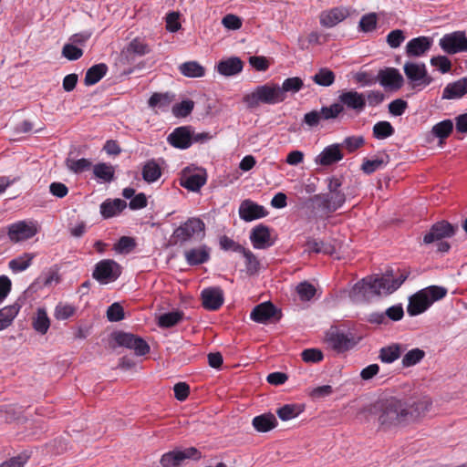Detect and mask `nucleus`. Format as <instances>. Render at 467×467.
<instances>
[{"instance_id": "1", "label": "nucleus", "mask_w": 467, "mask_h": 467, "mask_svg": "<svg viewBox=\"0 0 467 467\" xmlns=\"http://www.w3.org/2000/svg\"><path fill=\"white\" fill-rule=\"evenodd\" d=\"M431 405V399L428 396H391L375 402L371 413L378 417L382 429L389 430L408 425L424 417Z\"/></svg>"}, {"instance_id": "2", "label": "nucleus", "mask_w": 467, "mask_h": 467, "mask_svg": "<svg viewBox=\"0 0 467 467\" xmlns=\"http://www.w3.org/2000/svg\"><path fill=\"white\" fill-rule=\"evenodd\" d=\"M407 269L388 270L381 276H368L354 285L351 296L356 299H368L374 296L389 295L398 290L410 275Z\"/></svg>"}, {"instance_id": "3", "label": "nucleus", "mask_w": 467, "mask_h": 467, "mask_svg": "<svg viewBox=\"0 0 467 467\" xmlns=\"http://www.w3.org/2000/svg\"><path fill=\"white\" fill-rule=\"evenodd\" d=\"M448 290L444 286H427L409 298L407 312L410 317H416L428 310L431 305L447 296Z\"/></svg>"}, {"instance_id": "4", "label": "nucleus", "mask_w": 467, "mask_h": 467, "mask_svg": "<svg viewBox=\"0 0 467 467\" xmlns=\"http://www.w3.org/2000/svg\"><path fill=\"white\" fill-rule=\"evenodd\" d=\"M205 236V223L197 217H191L174 229L171 243L174 245L184 244L192 240L201 241Z\"/></svg>"}, {"instance_id": "5", "label": "nucleus", "mask_w": 467, "mask_h": 467, "mask_svg": "<svg viewBox=\"0 0 467 467\" xmlns=\"http://www.w3.org/2000/svg\"><path fill=\"white\" fill-rule=\"evenodd\" d=\"M244 102L249 109H255L261 103L275 105L283 102L278 84H264L257 86L251 93L244 97Z\"/></svg>"}, {"instance_id": "6", "label": "nucleus", "mask_w": 467, "mask_h": 467, "mask_svg": "<svg viewBox=\"0 0 467 467\" xmlns=\"http://www.w3.org/2000/svg\"><path fill=\"white\" fill-rule=\"evenodd\" d=\"M38 233V223L34 220H21L0 229V238L7 235L9 241L17 244L33 238Z\"/></svg>"}, {"instance_id": "7", "label": "nucleus", "mask_w": 467, "mask_h": 467, "mask_svg": "<svg viewBox=\"0 0 467 467\" xmlns=\"http://www.w3.org/2000/svg\"><path fill=\"white\" fill-rule=\"evenodd\" d=\"M403 71L410 87L419 91L433 82L432 77L428 74L426 65L422 62L407 61L403 66Z\"/></svg>"}, {"instance_id": "8", "label": "nucleus", "mask_w": 467, "mask_h": 467, "mask_svg": "<svg viewBox=\"0 0 467 467\" xmlns=\"http://www.w3.org/2000/svg\"><path fill=\"white\" fill-rule=\"evenodd\" d=\"M325 341L329 348L338 354L350 350L356 345L353 334L337 327H331L326 332Z\"/></svg>"}, {"instance_id": "9", "label": "nucleus", "mask_w": 467, "mask_h": 467, "mask_svg": "<svg viewBox=\"0 0 467 467\" xmlns=\"http://www.w3.org/2000/svg\"><path fill=\"white\" fill-rule=\"evenodd\" d=\"M121 265L112 259H103L98 262L93 269L92 277L100 285L115 282L121 275Z\"/></svg>"}, {"instance_id": "10", "label": "nucleus", "mask_w": 467, "mask_h": 467, "mask_svg": "<svg viewBox=\"0 0 467 467\" xmlns=\"http://www.w3.org/2000/svg\"><path fill=\"white\" fill-rule=\"evenodd\" d=\"M439 46L448 55L467 53V36L465 31L457 30L443 35L439 40Z\"/></svg>"}, {"instance_id": "11", "label": "nucleus", "mask_w": 467, "mask_h": 467, "mask_svg": "<svg viewBox=\"0 0 467 467\" xmlns=\"http://www.w3.org/2000/svg\"><path fill=\"white\" fill-rule=\"evenodd\" d=\"M331 105L340 106V114L344 112L345 108L359 114L366 108V96L364 93L358 92L355 89L344 90L339 94L337 102H334Z\"/></svg>"}, {"instance_id": "12", "label": "nucleus", "mask_w": 467, "mask_h": 467, "mask_svg": "<svg viewBox=\"0 0 467 467\" xmlns=\"http://www.w3.org/2000/svg\"><path fill=\"white\" fill-rule=\"evenodd\" d=\"M207 173L202 168H185L180 179V184L191 192H199L206 183Z\"/></svg>"}, {"instance_id": "13", "label": "nucleus", "mask_w": 467, "mask_h": 467, "mask_svg": "<svg viewBox=\"0 0 467 467\" xmlns=\"http://www.w3.org/2000/svg\"><path fill=\"white\" fill-rule=\"evenodd\" d=\"M341 107L337 105L323 106L319 110H311L304 115L303 125L315 128L322 120H330L338 118Z\"/></svg>"}, {"instance_id": "14", "label": "nucleus", "mask_w": 467, "mask_h": 467, "mask_svg": "<svg viewBox=\"0 0 467 467\" xmlns=\"http://www.w3.org/2000/svg\"><path fill=\"white\" fill-rule=\"evenodd\" d=\"M201 457V452L194 447L184 450L175 449L161 456V464L163 467H178L186 459L199 460Z\"/></svg>"}, {"instance_id": "15", "label": "nucleus", "mask_w": 467, "mask_h": 467, "mask_svg": "<svg viewBox=\"0 0 467 467\" xmlns=\"http://www.w3.org/2000/svg\"><path fill=\"white\" fill-rule=\"evenodd\" d=\"M115 341L120 347L133 349L137 356H145L150 350L149 344L142 337L131 333L119 332L115 336Z\"/></svg>"}, {"instance_id": "16", "label": "nucleus", "mask_w": 467, "mask_h": 467, "mask_svg": "<svg viewBox=\"0 0 467 467\" xmlns=\"http://www.w3.org/2000/svg\"><path fill=\"white\" fill-rule=\"evenodd\" d=\"M457 230V225H453L447 221L437 222L423 236V243L425 244H430L436 241H441L444 238L452 237L455 235Z\"/></svg>"}, {"instance_id": "17", "label": "nucleus", "mask_w": 467, "mask_h": 467, "mask_svg": "<svg viewBox=\"0 0 467 467\" xmlns=\"http://www.w3.org/2000/svg\"><path fill=\"white\" fill-rule=\"evenodd\" d=\"M280 317V310L270 301L257 305L250 314V318L260 324H266L273 319L279 320Z\"/></svg>"}, {"instance_id": "18", "label": "nucleus", "mask_w": 467, "mask_h": 467, "mask_svg": "<svg viewBox=\"0 0 467 467\" xmlns=\"http://www.w3.org/2000/svg\"><path fill=\"white\" fill-rule=\"evenodd\" d=\"M377 81L386 89L398 90L404 84V78L395 67L380 69L377 75Z\"/></svg>"}, {"instance_id": "19", "label": "nucleus", "mask_w": 467, "mask_h": 467, "mask_svg": "<svg viewBox=\"0 0 467 467\" xmlns=\"http://www.w3.org/2000/svg\"><path fill=\"white\" fill-rule=\"evenodd\" d=\"M201 299L204 309L216 311L224 303V293L220 286L206 287L201 292Z\"/></svg>"}, {"instance_id": "20", "label": "nucleus", "mask_w": 467, "mask_h": 467, "mask_svg": "<svg viewBox=\"0 0 467 467\" xmlns=\"http://www.w3.org/2000/svg\"><path fill=\"white\" fill-rule=\"evenodd\" d=\"M404 317L401 304H397L387 308L384 312H372L368 316V321L371 324L387 325L389 321H400Z\"/></svg>"}, {"instance_id": "21", "label": "nucleus", "mask_w": 467, "mask_h": 467, "mask_svg": "<svg viewBox=\"0 0 467 467\" xmlns=\"http://www.w3.org/2000/svg\"><path fill=\"white\" fill-rule=\"evenodd\" d=\"M349 15V8L337 6L321 12L319 22L322 26L331 28L345 20Z\"/></svg>"}, {"instance_id": "22", "label": "nucleus", "mask_w": 467, "mask_h": 467, "mask_svg": "<svg viewBox=\"0 0 467 467\" xmlns=\"http://www.w3.org/2000/svg\"><path fill=\"white\" fill-rule=\"evenodd\" d=\"M167 141L174 148L186 150L192 145V126H181L175 128L168 135Z\"/></svg>"}, {"instance_id": "23", "label": "nucleus", "mask_w": 467, "mask_h": 467, "mask_svg": "<svg viewBox=\"0 0 467 467\" xmlns=\"http://www.w3.org/2000/svg\"><path fill=\"white\" fill-rule=\"evenodd\" d=\"M432 45L433 39L431 36H420L407 43L405 52L410 57H420L431 48Z\"/></svg>"}, {"instance_id": "24", "label": "nucleus", "mask_w": 467, "mask_h": 467, "mask_svg": "<svg viewBox=\"0 0 467 467\" xmlns=\"http://www.w3.org/2000/svg\"><path fill=\"white\" fill-rule=\"evenodd\" d=\"M268 214L266 209L251 200H244L239 207V216L245 222L264 218Z\"/></svg>"}, {"instance_id": "25", "label": "nucleus", "mask_w": 467, "mask_h": 467, "mask_svg": "<svg viewBox=\"0 0 467 467\" xmlns=\"http://www.w3.org/2000/svg\"><path fill=\"white\" fill-rule=\"evenodd\" d=\"M250 240L255 249H267L275 244L271 240L270 228L263 223L252 229Z\"/></svg>"}, {"instance_id": "26", "label": "nucleus", "mask_w": 467, "mask_h": 467, "mask_svg": "<svg viewBox=\"0 0 467 467\" xmlns=\"http://www.w3.org/2000/svg\"><path fill=\"white\" fill-rule=\"evenodd\" d=\"M151 51L150 47L144 37L136 36L123 49L122 53L127 60H133L135 57H144Z\"/></svg>"}, {"instance_id": "27", "label": "nucleus", "mask_w": 467, "mask_h": 467, "mask_svg": "<svg viewBox=\"0 0 467 467\" xmlns=\"http://www.w3.org/2000/svg\"><path fill=\"white\" fill-rule=\"evenodd\" d=\"M340 144L335 143L326 147L317 157L316 163L321 166L332 165L343 159Z\"/></svg>"}, {"instance_id": "28", "label": "nucleus", "mask_w": 467, "mask_h": 467, "mask_svg": "<svg viewBox=\"0 0 467 467\" xmlns=\"http://www.w3.org/2000/svg\"><path fill=\"white\" fill-rule=\"evenodd\" d=\"M174 99L172 92H154L148 99V107L155 111L167 112Z\"/></svg>"}, {"instance_id": "29", "label": "nucleus", "mask_w": 467, "mask_h": 467, "mask_svg": "<svg viewBox=\"0 0 467 467\" xmlns=\"http://www.w3.org/2000/svg\"><path fill=\"white\" fill-rule=\"evenodd\" d=\"M243 61L237 57L223 59L216 66L218 73L225 77L237 75L243 70Z\"/></svg>"}, {"instance_id": "30", "label": "nucleus", "mask_w": 467, "mask_h": 467, "mask_svg": "<svg viewBox=\"0 0 467 467\" xmlns=\"http://www.w3.org/2000/svg\"><path fill=\"white\" fill-rule=\"evenodd\" d=\"M467 94V78L449 83L442 91L443 99H457Z\"/></svg>"}, {"instance_id": "31", "label": "nucleus", "mask_w": 467, "mask_h": 467, "mask_svg": "<svg viewBox=\"0 0 467 467\" xmlns=\"http://www.w3.org/2000/svg\"><path fill=\"white\" fill-rule=\"evenodd\" d=\"M405 348L401 344L392 343L379 349L378 358L382 363L391 364L400 358Z\"/></svg>"}, {"instance_id": "32", "label": "nucleus", "mask_w": 467, "mask_h": 467, "mask_svg": "<svg viewBox=\"0 0 467 467\" xmlns=\"http://www.w3.org/2000/svg\"><path fill=\"white\" fill-rule=\"evenodd\" d=\"M184 256L189 265H199L210 260V249L206 245L192 248L185 251Z\"/></svg>"}, {"instance_id": "33", "label": "nucleus", "mask_w": 467, "mask_h": 467, "mask_svg": "<svg viewBox=\"0 0 467 467\" xmlns=\"http://www.w3.org/2000/svg\"><path fill=\"white\" fill-rule=\"evenodd\" d=\"M127 207V202L121 199H108L100 204V213L104 219L119 214Z\"/></svg>"}, {"instance_id": "34", "label": "nucleus", "mask_w": 467, "mask_h": 467, "mask_svg": "<svg viewBox=\"0 0 467 467\" xmlns=\"http://www.w3.org/2000/svg\"><path fill=\"white\" fill-rule=\"evenodd\" d=\"M389 161V156L387 153L375 155L371 159H364L361 165V171L368 175L383 169Z\"/></svg>"}, {"instance_id": "35", "label": "nucleus", "mask_w": 467, "mask_h": 467, "mask_svg": "<svg viewBox=\"0 0 467 467\" xmlns=\"http://www.w3.org/2000/svg\"><path fill=\"white\" fill-rule=\"evenodd\" d=\"M93 174L99 183H109L115 180V168L110 163L99 162L93 166Z\"/></svg>"}, {"instance_id": "36", "label": "nucleus", "mask_w": 467, "mask_h": 467, "mask_svg": "<svg viewBox=\"0 0 467 467\" xmlns=\"http://www.w3.org/2000/svg\"><path fill=\"white\" fill-rule=\"evenodd\" d=\"M310 202L313 205V210L315 211V214L317 217H324L328 216L330 213H334L330 206V203L327 199V195L325 193L315 194L310 198Z\"/></svg>"}, {"instance_id": "37", "label": "nucleus", "mask_w": 467, "mask_h": 467, "mask_svg": "<svg viewBox=\"0 0 467 467\" xmlns=\"http://www.w3.org/2000/svg\"><path fill=\"white\" fill-rule=\"evenodd\" d=\"M21 304L15 302L0 309V331L8 327L18 315Z\"/></svg>"}, {"instance_id": "38", "label": "nucleus", "mask_w": 467, "mask_h": 467, "mask_svg": "<svg viewBox=\"0 0 467 467\" xmlns=\"http://www.w3.org/2000/svg\"><path fill=\"white\" fill-rule=\"evenodd\" d=\"M305 251L311 254H332L335 253V247L323 240H317L315 238H308L305 244Z\"/></svg>"}, {"instance_id": "39", "label": "nucleus", "mask_w": 467, "mask_h": 467, "mask_svg": "<svg viewBox=\"0 0 467 467\" xmlns=\"http://www.w3.org/2000/svg\"><path fill=\"white\" fill-rule=\"evenodd\" d=\"M254 428L260 432H267L277 425V420L272 413L255 416L252 422Z\"/></svg>"}, {"instance_id": "40", "label": "nucleus", "mask_w": 467, "mask_h": 467, "mask_svg": "<svg viewBox=\"0 0 467 467\" xmlns=\"http://www.w3.org/2000/svg\"><path fill=\"white\" fill-rule=\"evenodd\" d=\"M108 72V66L105 63H99L90 67L85 75L84 84L93 86L102 79Z\"/></svg>"}, {"instance_id": "41", "label": "nucleus", "mask_w": 467, "mask_h": 467, "mask_svg": "<svg viewBox=\"0 0 467 467\" xmlns=\"http://www.w3.org/2000/svg\"><path fill=\"white\" fill-rule=\"evenodd\" d=\"M36 254L33 253H24L21 255L10 260L8 267L14 274L21 273L26 270L31 265Z\"/></svg>"}, {"instance_id": "42", "label": "nucleus", "mask_w": 467, "mask_h": 467, "mask_svg": "<svg viewBox=\"0 0 467 467\" xmlns=\"http://www.w3.org/2000/svg\"><path fill=\"white\" fill-rule=\"evenodd\" d=\"M32 327L40 335H45L47 332L50 327V319L44 307L37 308L32 320Z\"/></svg>"}, {"instance_id": "43", "label": "nucleus", "mask_w": 467, "mask_h": 467, "mask_svg": "<svg viewBox=\"0 0 467 467\" xmlns=\"http://www.w3.org/2000/svg\"><path fill=\"white\" fill-rule=\"evenodd\" d=\"M184 318V313L181 310H174L161 314L158 317L157 324L161 328H171L179 324Z\"/></svg>"}, {"instance_id": "44", "label": "nucleus", "mask_w": 467, "mask_h": 467, "mask_svg": "<svg viewBox=\"0 0 467 467\" xmlns=\"http://www.w3.org/2000/svg\"><path fill=\"white\" fill-rule=\"evenodd\" d=\"M142 178L148 183L157 182L161 176V169L155 160H150L142 167Z\"/></svg>"}, {"instance_id": "45", "label": "nucleus", "mask_w": 467, "mask_h": 467, "mask_svg": "<svg viewBox=\"0 0 467 467\" xmlns=\"http://www.w3.org/2000/svg\"><path fill=\"white\" fill-rule=\"evenodd\" d=\"M179 71L187 78H202L205 75V68L197 61H187L179 66Z\"/></svg>"}, {"instance_id": "46", "label": "nucleus", "mask_w": 467, "mask_h": 467, "mask_svg": "<svg viewBox=\"0 0 467 467\" xmlns=\"http://www.w3.org/2000/svg\"><path fill=\"white\" fill-rule=\"evenodd\" d=\"M304 411V406L301 404H285L277 409L276 414L283 421L290 420L296 418Z\"/></svg>"}, {"instance_id": "47", "label": "nucleus", "mask_w": 467, "mask_h": 467, "mask_svg": "<svg viewBox=\"0 0 467 467\" xmlns=\"http://www.w3.org/2000/svg\"><path fill=\"white\" fill-rule=\"evenodd\" d=\"M304 87V82L299 77L287 78L284 80L282 86H279V90L283 98V101L286 99V93L295 94L300 91Z\"/></svg>"}, {"instance_id": "48", "label": "nucleus", "mask_w": 467, "mask_h": 467, "mask_svg": "<svg viewBox=\"0 0 467 467\" xmlns=\"http://www.w3.org/2000/svg\"><path fill=\"white\" fill-rule=\"evenodd\" d=\"M311 78L318 86L329 87L335 82L336 75L331 69L321 67Z\"/></svg>"}, {"instance_id": "49", "label": "nucleus", "mask_w": 467, "mask_h": 467, "mask_svg": "<svg viewBox=\"0 0 467 467\" xmlns=\"http://www.w3.org/2000/svg\"><path fill=\"white\" fill-rule=\"evenodd\" d=\"M453 130V122L451 119H444L436 123L432 129L431 133L434 137L441 140L448 138Z\"/></svg>"}, {"instance_id": "50", "label": "nucleus", "mask_w": 467, "mask_h": 467, "mask_svg": "<svg viewBox=\"0 0 467 467\" xmlns=\"http://www.w3.org/2000/svg\"><path fill=\"white\" fill-rule=\"evenodd\" d=\"M395 130L390 122L381 120L373 126V137L377 140H385L392 136Z\"/></svg>"}, {"instance_id": "51", "label": "nucleus", "mask_w": 467, "mask_h": 467, "mask_svg": "<svg viewBox=\"0 0 467 467\" xmlns=\"http://www.w3.org/2000/svg\"><path fill=\"white\" fill-rule=\"evenodd\" d=\"M425 357V352L420 348H413L409 350L402 358V367L410 368L420 363Z\"/></svg>"}, {"instance_id": "52", "label": "nucleus", "mask_w": 467, "mask_h": 467, "mask_svg": "<svg viewBox=\"0 0 467 467\" xmlns=\"http://www.w3.org/2000/svg\"><path fill=\"white\" fill-rule=\"evenodd\" d=\"M246 273L249 275H255L259 273L260 270V262L257 257L249 250L244 249V252L242 253Z\"/></svg>"}, {"instance_id": "53", "label": "nucleus", "mask_w": 467, "mask_h": 467, "mask_svg": "<svg viewBox=\"0 0 467 467\" xmlns=\"http://www.w3.org/2000/svg\"><path fill=\"white\" fill-rule=\"evenodd\" d=\"M137 243L133 237L121 236L114 244V251L120 254H128L136 247Z\"/></svg>"}, {"instance_id": "54", "label": "nucleus", "mask_w": 467, "mask_h": 467, "mask_svg": "<svg viewBox=\"0 0 467 467\" xmlns=\"http://www.w3.org/2000/svg\"><path fill=\"white\" fill-rule=\"evenodd\" d=\"M194 109V102L191 99L182 100L176 103L171 108V112L176 118H185L189 116Z\"/></svg>"}, {"instance_id": "55", "label": "nucleus", "mask_w": 467, "mask_h": 467, "mask_svg": "<svg viewBox=\"0 0 467 467\" xmlns=\"http://www.w3.org/2000/svg\"><path fill=\"white\" fill-rule=\"evenodd\" d=\"M66 163L68 170L77 174L88 171L92 167V162L85 158L67 159Z\"/></svg>"}, {"instance_id": "56", "label": "nucleus", "mask_w": 467, "mask_h": 467, "mask_svg": "<svg viewBox=\"0 0 467 467\" xmlns=\"http://www.w3.org/2000/svg\"><path fill=\"white\" fill-rule=\"evenodd\" d=\"M377 27V16L375 13H369L362 16L358 24V31L369 33Z\"/></svg>"}, {"instance_id": "57", "label": "nucleus", "mask_w": 467, "mask_h": 467, "mask_svg": "<svg viewBox=\"0 0 467 467\" xmlns=\"http://www.w3.org/2000/svg\"><path fill=\"white\" fill-rule=\"evenodd\" d=\"M220 248L223 251H232L234 253L242 254L244 252L245 247L236 243L227 235H222L219 238Z\"/></svg>"}, {"instance_id": "58", "label": "nucleus", "mask_w": 467, "mask_h": 467, "mask_svg": "<svg viewBox=\"0 0 467 467\" xmlns=\"http://www.w3.org/2000/svg\"><path fill=\"white\" fill-rule=\"evenodd\" d=\"M431 65L436 67L441 74H446L451 69V62L446 56H436L431 58Z\"/></svg>"}, {"instance_id": "59", "label": "nucleus", "mask_w": 467, "mask_h": 467, "mask_svg": "<svg viewBox=\"0 0 467 467\" xmlns=\"http://www.w3.org/2000/svg\"><path fill=\"white\" fill-rule=\"evenodd\" d=\"M125 314L122 306L115 302L107 309V318L109 322H119L124 319Z\"/></svg>"}, {"instance_id": "60", "label": "nucleus", "mask_w": 467, "mask_h": 467, "mask_svg": "<svg viewBox=\"0 0 467 467\" xmlns=\"http://www.w3.org/2000/svg\"><path fill=\"white\" fill-rule=\"evenodd\" d=\"M365 144L363 136H348L345 138L342 146L349 152L353 153Z\"/></svg>"}, {"instance_id": "61", "label": "nucleus", "mask_w": 467, "mask_h": 467, "mask_svg": "<svg viewBox=\"0 0 467 467\" xmlns=\"http://www.w3.org/2000/svg\"><path fill=\"white\" fill-rule=\"evenodd\" d=\"M333 212L340 209L346 202V194L343 192H326Z\"/></svg>"}, {"instance_id": "62", "label": "nucleus", "mask_w": 467, "mask_h": 467, "mask_svg": "<svg viewBox=\"0 0 467 467\" xmlns=\"http://www.w3.org/2000/svg\"><path fill=\"white\" fill-rule=\"evenodd\" d=\"M296 292L303 301H309L316 294V288L313 285L303 282L300 283L296 287Z\"/></svg>"}, {"instance_id": "63", "label": "nucleus", "mask_w": 467, "mask_h": 467, "mask_svg": "<svg viewBox=\"0 0 467 467\" xmlns=\"http://www.w3.org/2000/svg\"><path fill=\"white\" fill-rule=\"evenodd\" d=\"M301 357L306 363H318L324 358L322 351L318 348H306L302 351Z\"/></svg>"}, {"instance_id": "64", "label": "nucleus", "mask_w": 467, "mask_h": 467, "mask_svg": "<svg viewBox=\"0 0 467 467\" xmlns=\"http://www.w3.org/2000/svg\"><path fill=\"white\" fill-rule=\"evenodd\" d=\"M28 459L29 455H27L26 453H21L2 462L0 464V467H24V465L27 462Z\"/></svg>"}]
</instances>
